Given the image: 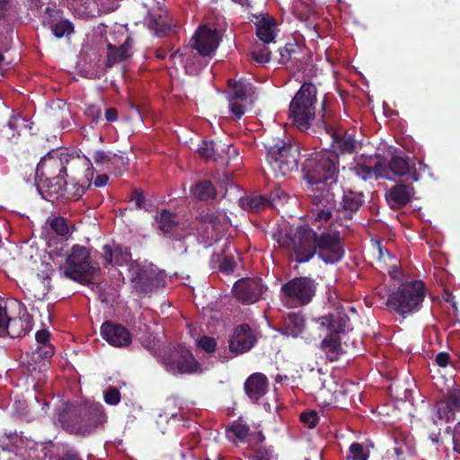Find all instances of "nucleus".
I'll return each mask as SVG.
<instances>
[{
  "mask_svg": "<svg viewBox=\"0 0 460 460\" xmlns=\"http://www.w3.org/2000/svg\"><path fill=\"white\" fill-rule=\"evenodd\" d=\"M128 159L123 155L112 154L107 170L115 175H120L126 171Z\"/></svg>",
  "mask_w": 460,
  "mask_h": 460,
  "instance_id": "37998d69",
  "label": "nucleus"
},
{
  "mask_svg": "<svg viewBox=\"0 0 460 460\" xmlns=\"http://www.w3.org/2000/svg\"><path fill=\"white\" fill-rule=\"evenodd\" d=\"M425 297L426 287L422 280L407 281L389 295L386 305L400 315L414 314L420 310Z\"/></svg>",
  "mask_w": 460,
  "mask_h": 460,
  "instance_id": "1a4fd4ad",
  "label": "nucleus"
},
{
  "mask_svg": "<svg viewBox=\"0 0 460 460\" xmlns=\"http://www.w3.org/2000/svg\"><path fill=\"white\" fill-rule=\"evenodd\" d=\"M217 340L210 336L203 335L197 341V347L207 353H213L217 349Z\"/></svg>",
  "mask_w": 460,
  "mask_h": 460,
  "instance_id": "13d9d810",
  "label": "nucleus"
},
{
  "mask_svg": "<svg viewBox=\"0 0 460 460\" xmlns=\"http://www.w3.org/2000/svg\"><path fill=\"white\" fill-rule=\"evenodd\" d=\"M102 257L109 264L122 266L131 261L130 248L119 243L104 244L102 246Z\"/></svg>",
  "mask_w": 460,
  "mask_h": 460,
  "instance_id": "b1692460",
  "label": "nucleus"
},
{
  "mask_svg": "<svg viewBox=\"0 0 460 460\" xmlns=\"http://www.w3.org/2000/svg\"><path fill=\"white\" fill-rule=\"evenodd\" d=\"M111 155V153H106L102 150H97L93 153V159L96 164L104 165L107 169Z\"/></svg>",
  "mask_w": 460,
  "mask_h": 460,
  "instance_id": "69168bd1",
  "label": "nucleus"
},
{
  "mask_svg": "<svg viewBox=\"0 0 460 460\" xmlns=\"http://www.w3.org/2000/svg\"><path fill=\"white\" fill-rule=\"evenodd\" d=\"M364 203V195L362 192L349 190L343 194L342 206L345 211L354 213L358 211Z\"/></svg>",
  "mask_w": 460,
  "mask_h": 460,
  "instance_id": "4c0bfd02",
  "label": "nucleus"
},
{
  "mask_svg": "<svg viewBox=\"0 0 460 460\" xmlns=\"http://www.w3.org/2000/svg\"><path fill=\"white\" fill-rule=\"evenodd\" d=\"M302 47L296 41L288 42L282 48L279 49V64L288 66L289 63L294 65L300 60Z\"/></svg>",
  "mask_w": 460,
  "mask_h": 460,
  "instance_id": "7c9ffc66",
  "label": "nucleus"
},
{
  "mask_svg": "<svg viewBox=\"0 0 460 460\" xmlns=\"http://www.w3.org/2000/svg\"><path fill=\"white\" fill-rule=\"evenodd\" d=\"M369 452L365 450L363 445L354 442L349 446L348 458L351 460H367Z\"/></svg>",
  "mask_w": 460,
  "mask_h": 460,
  "instance_id": "3c124183",
  "label": "nucleus"
},
{
  "mask_svg": "<svg viewBox=\"0 0 460 460\" xmlns=\"http://www.w3.org/2000/svg\"><path fill=\"white\" fill-rule=\"evenodd\" d=\"M107 414L102 404L94 402L66 403L58 412V420L61 428L69 434L87 437L107 422Z\"/></svg>",
  "mask_w": 460,
  "mask_h": 460,
  "instance_id": "f257e3e1",
  "label": "nucleus"
},
{
  "mask_svg": "<svg viewBox=\"0 0 460 460\" xmlns=\"http://www.w3.org/2000/svg\"><path fill=\"white\" fill-rule=\"evenodd\" d=\"M376 248H377V252H378V255H377L378 261L380 263L384 262L385 264H387L388 262L390 263V265L386 269L387 272L389 274H392V272L396 271V270H397L396 258L394 256H392L390 252L385 247L382 246L379 243H376Z\"/></svg>",
  "mask_w": 460,
  "mask_h": 460,
  "instance_id": "a19ab883",
  "label": "nucleus"
},
{
  "mask_svg": "<svg viewBox=\"0 0 460 460\" xmlns=\"http://www.w3.org/2000/svg\"><path fill=\"white\" fill-rule=\"evenodd\" d=\"M129 278L137 294L146 295L164 286V280L153 269L131 264Z\"/></svg>",
  "mask_w": 460,
  "mask_h": 460,
  "instance_id": "4468645a",
  "label": "nucleus"
},
{
  "mask_svg": "<svg viewBox=\"0 0 460 460\" xmlns=\"http://www.w3.org/2000/svg\"><path fill=\"white\" fill-rule=\"evenodd\" d=\"M323 386L318 389V406L320 403L330 405L332 402V394L330 390L324 388V381L322 382Z\"/></svg>",
  "mask_w": 460,
  "mask_h": 460,
  "instance_id": "338daca9",
  "label": "nucleus"
},
{
  "mask_svg": "<svg viewBox=\"0 0 460 460\" xmlns=\"http://www.w3.org/2000/svg\"><path fill=\"white\" fill-rule=\"evenodd\" d=\"M258 342L256 332L248 324L235 326L228 339L229 351L234 355L249 352Z\"/></svg>",
  "mask_w": 460,
  "mask_h": 460,
  "instance_id": "2eb2a0df",
  "label": "nucleus"
},
{
  "mask_svg": "<svg viewBox=\"0 0 460 460\" xmlns=\"http://www.w3.org/2000/svg\"><path fill=\"white\" fill-rule=\"evenodd\" d=\"M66 175L43 177L42 181L35 178V184L38 191L46 200L54 202L58 199H63L66 186Z\"/></svg>",
  "mask_w": 460,
  "mask_h": 460,
  "instance_id": "aec40b11",
  "label": "nucleus"
},
{
  "mask_svg": "<svg viewBox=\"0 0 460 460\" xmlns=\"http://www.w3.org/2000/svg\"><path fill=\"white\" fill-rule=\"evenodd\" d=\"M372 156L357 157L355 164L350 168L351 172L365 181L372 179Z\"/></svg>",
  "mask_w": 460,
  "mask_h": 460,
  "instance_id": "72a5a7b5",
  "label": "nucleus"
},
{
  "mask_svg": "<svg viewBox=\"0 0 460 460\" xmlns=\"http://www.w3.org/2000/svg\"><path fill=\"white\" fill-rule=\"evenodd\" d=\"M314 292V279L296 277L281 286L280 299L288 307H297L310 303Z\"/></svg>",
  "mask_w": 460,
  "mask_h": 460,
  "instance_id": "9d476101",
  "label": "nucleus"
},
{
  "mask_svg": "<svg viewBox=\"0 0 460 460\" xmlns=\"http://www.w3.org/2000/svg\"><path fill=\"white\" fill-rule=\"evenodd\" d=\"M51 30L53 34L58 39H60L64 36L71 35L74 32V25L70 21L65 19L55 23Z\"/></svg>",
  "mask_w": 460,
  "mask_h": 460,
  "instance_id": "49530a36",
  "label": "nucleus"
},
{
  "mask_svg": "<svg viewBox=\"0 0 460 460\" xmlns=\"http://www.w3.org/2000/svg\"><path fill=\"white\" fill-rule=\"evenodd\" d=\"M389 171L396 176H406L412 182L420 181L416 164L407 156L393 155L388 162Z\"/></svg>",
  "mask_w": 460,
  "mask_h": 460,
  "instance_id": "5701e85b",
  "label": "nucleus"
},
{
  "mask_svg": "<svg viewBox=\"0 0 460 460\" xmlns=\"http://www.w3.org/2000/svg\"><path fill=\"white\" fill-rule=\"evenodd\" d=\"M406 452L402 446H396L388 449L383 460H405Z\"/></svg>",
  "mask_w": 460,
  "mask_h": 460,
  "instance_id": "052dcab7",
  "label": "nucleus"
},
{
  "mask_svg": "<svg viewBox=\"0 0 460 460\" xmlns=\"http://www.w3.org/2000/svg\"><path fill=\"white\" fill-rule=\"evenodd\" d=\"M50 229L61 237H67L69 227L66 219L62 217H53L47 220Z\"/></svg>",
  "mask_w": 460,
  "mask_h": 460,
  "instance_id": "79ce46f5",
  "label": "nucleus"
},
{
  "mask_svg": "<svg viewBox=\"0 0 460 460\" xmlns=\"http://www.w3.org/2000/svg\"><path fill=\"white\" fill-rule=\"evenodd\" d=\"M299 420L307 428L314 429L316 426V410L300 413Z\"/></svg>",
  "mask_w": 460,
  "mask_h": 460,
  "instance_id": "e2e57ef3",
  "label": "nucleus"
},
{
  "mask_svg": "<svg viewBox=\"0 0 460 460\" xmlns=\"http://www.w3.org/2000/svg\"><path fill=\"white\" fill-rule=\"evenodd\" d=\"M33 327L32 316L20 300L0 299V337L5 334L11 338L26 336Z\"/></svg>",
  "mask_w": 460,
  "mask_h": 460,
  "instance_id": "423d86ee",
  "label": "nucleus"
},
{
  "mask_svg": "<svg viewBox=\"0 0 460 460\" xmlns=\"http://www.w3.org/2000/svg\"><path fill=\"white\" fill-rule=\"evenodd\" d=\"M103 399L107 404L115 406L121 400L120 392L118 388L110 385L103 392Z\"/></svg>",
  "mask_w": 460,
  "mask_h": 460,
  "instance_id": "6e6d98bb",
  "label": "nucleus"
},
{
  "mask_svg": "<svg viewBox=\"0 0 460 460\" xmlns=\"http://www.w3.org/2000/svg\"><path fill=\"white\" fill-rule=\"evenodd\" d=\"M22 122V115H12L7 122L2 128H0V135L3 137L12 139L18 136V123Z\"/></svg>",
  "mask_w": 460,
  "mask_h": 460,
  "instance_id": "ea45409f",
  "label": "nucleus"
},
{
  "mask_svg": "<svg viewBox=\"0 0 460 460\" xmlns=\"http://www.w3.org/2000/svg\"><path fill=\"white\" fill-rule=\"evenodd\" d=\"M339 103L332 93H325L321 103V121L318 122V133L324 135L328 144V152H335L339 155L353 154L356 151V140L339 127Z\"/></svg>",
  "mask_w": 460,
  "mask_h": 460,
  "instance_id": "20e7f679",
  "label": "nucleus"
},
{
  "mask_svg": "<svg viewBox=\"0 0 460 460\" xmlns=\"http://www.w3.org/2000/svg\"><path fill=\"white\" fill-rule=\"evenodd\" d=\"M388 172H390L388 164L386 165L385 163L380 161H376L375 164L372 163V178H388Z\"/></svg>",
  "mask_w": 460,
  "mask_h": 460,
  "instance_id": "680f3d73",
  "label": "nucleus"
},
{
  "mask_svg": "<svg viewBox=\"0 0 460 460\" xmlns=\"http://www.w3.org/2000/svg\"><path fill=\"white\" fill-rule=\"evenodd\" d=\"M220 37L217 30H212L204 26H199L193 36L192 48L198 51L200 56L212 57L219 46Z\"/></svg>",
  "mask_w": 460,
  "mask_h": 460,
  "instance_id": "6ab92c4d",
  "label": "nucleus"
},
{
  "mask_svg": "<svg viewBox=\"0 0 460 460\" xmlns=\"http://www.w3.org/2000/svg\"><path fill=\"white\" fill-rule=\"evenodd\" d=\"M164 364L173 374H193L200 368V364L192 352L182 344H177L170 349L164 357Z\"/></svg>",
  "mask_w": 460,
  "mask_h": 460,
  "instance_id": "ddd939ff",
  "label": "nucleus"
},
{
  "mask_svg": "<svg viewBox=\"0 0 460 460\" xmlns=\"http://www.w3.org/2000/svg\"><path fill=\"white\" fill-rule=\"evenodd\" d=\"M267 288L262 280L257 278H243L238 279L233 287L234 296L244 305H252L261 298Z\"/></svg>",
  "mask_w": 460,
  "mask_h": 460,
  "instance_id": "dca6fc26",
  "label": "nucleus"
},
{
  "mask_svg": "<svg viewBox=\"0 0 460 460\" xmlns=\"http://www.w3.org/2000/svg\"><path fill=\"white\" fill-rule=\"evenodd\" d=\"M216 148V155L214 162L217 164H226L227 165V151L229 148V144L223 143L221 141L217 142Z\"/></svg>",
  "mask_w": 460,
  "mask_h": 460,
  "instance_id": "bf43d9fd",
  "label": "nucleus"
},
{
  "mask_svg": "<svg viewBox=\"0 0 460 460\" xmlns=\"http://www.w3.org/2000/svg\"><path fill=\"white\" fill-rule=\"evenodd\" d=\"M262 145L267 151L266 160L276 178L285 177L297 170L299 148L289 139H286L283 128L265 133Z\"/></svg>",
  "mask_w": 460,
  "mask_h": 460,
  "instance_id": "7ed1b4c3",
  "label": "nucleus"
},
{
  "mask_svg": "<svg viewBox=\"0 0 460 460\" xmlns=\"http://www.w3.org/2000/svg\"><path fill=\"white\" fill-rule=\"evenodd\" d=\"M318 322L323 334L341 337L349 330L350 320L345 311H329L318 317Z\"/></svg>",
  "mask_w": 460,
  "mask_h": 460,
  "instance_id": "f3484780",
  "label": "nucleus"
},
{
  "mask_svg": "<svg viewBox=\"0 0 460 460\" xmlns=\"http://www.w3.org/2000/svg\"><path fill=\"white\" fill-rule=\"evenodd\" d=\"M320 336L323 337L320 349L324 353L326 358L330 361L337 360L343 352L341 337L323 333Z\"/></svg>",
  "mask_w": 460,
  "mask_h": 460,
  "instance_id": "c85d7f7f",
  "label": "nucleus"
},
{
  "mask_svg": "<svg viewBox=\"0 0 460 460\" xmlns=\"http://www.w3.org/2000/svg\"><path fill=\"white\" fill-rule=\"evenodd\" d=\"M414 192L412 181L410 183L402 182L392 186L386 192L385 198L393 209H398L411 202Z\"/></svg>",
  "mask_w": 460,
  "mask_h": 460,
  "instance_id": "4be33fe9",
  "label": "nucleus"
},
{
  "mask_svg": "<svg viewBox=\"0 0 460 460\" xmlns=\"http://www.w3.org/2000/svg\"><path fill=\"white\" fill-rule=\"evenodd\" d=\"M445 398L456 411H460V389L450 390Z\"/></svg>",
  "mask_w": 460,
  "mask_h": 460,
  "instance_id": "0e129e2a",
  "label": "nucleus"
},
{
  "mask_svg": "<svg viewBox=\"0 0 460 460\" xmlns=\"http://www.w3.org/2000/svg\"><path fill=\"white\" fill-rule=\"evenodd\" d=\"M250 460H277L272 447H260L249 457Z\"/></svg>",
  "mask_w": 460,
  "mask_h": 460,
  "instance_id": "5fc2aeb1",
  "label": "nucleus"
},
{
  "mask_svg": "<svg viewBox=\"0 0 460 460\" xmlns=\"http://www.w3.org/2000/svg\"><path fill=\"white\" fill-rule=\"evenodd\" d=\"M269 387V380L262 373L252 374L244 383V392L252 401L257 402L263 397Z\"/></svg>",
  "mask_w": 460,
  "mask_h": 460,
  "instance_id": "393cba45",
  "label": "nucleus"
},
{
  "mask_svg": "<svg viewBox=\"0 0 460 460\" xmlns=\"http://www.w3.org/2000/svg\"><path fill=\"white\" fill-rule=\"evenodd\" d=\"M276 22L272 18H263L257 24L256 35L264 44H268L274 40Z\"/></svg>",
  "mask_w": 460,
  "mask_h": 460,
  "instance_id": "c9c22d12",
  "label": "nucleus"
},
{
  "mask_svg": "<svg viewBox=\"0 0 460 460\" xmlns=\"http://www.w3.org/2000/svg\"><path fill=\"white\" fill-rule=\"evenodd\" d=\"M326 299L327 302L325 303L323 309L328 308L331 311H345L339 302L338 295L335 289L327 288Z\"/></svg>",
  "mask_w": 460,
  "mask_h": 460,
  "instance_id": "864d4df0",
  "label": "nucleus"
},
{
  "mask_svg": "<svg viewBox=\"0 0 460 460\" xmlns=\"http://www.w3.org/2000/svg\"><path fill=\"white\" fill-rule=\"evenodd\" d=\"M202 224L211 226L217 235L221 234L229 225L227 216L220 210L202 211L197 217Z\"/></svg>",
  "mask_w": 460,
  "mask_h": 460,
  "instance_id": "bb28decb",
  "label": "nucleus"
},
{
  "mask_svg": "<svg viewBox=\"0 0 460 460\" xmlns=\"http://www.w3.org/2000/svg\"><path fill=\"white\" fill-rule=\"evenodd\" d=\"M303 7L298 11V18L309 29L316 31V10L314 0H303Z\"/></svg>",
  "mask_w": 460,
  "mask_h": 460,
  "instance_id": "f704fd0d",
  "label": "nucleus"
},
{
  "mask_svg": "<svg viewBox=\"0 0 460 460\" xmlns=\"http://www.w3.org/2000/svg\"><path fill=\"white\" fill-rule=\"evenodd\" d=\"M455 409H453L446 398L441 400L437 404V413L440 420H445L446 421H450L455 418Z\"/></svg>",
  "mask_w": 460,
  "mask_h": 460,
  "instance_id": "09e8293b",
  "label": "nucleus"
},
{
  "mask_svg": "<svg viewBox=\"0 0 460 460\" xmlns=\"http://www.w3.org/2000/svg\"><path fill=\"white\" fill-rule=\"evenodd\" d=\"M75 163L66 148L60 147L49 151L38 163L36 179L42 181L43 177L66 175L72 171Z\"/></svg>",
  "mask_w": 460,
  "mask_h": 460,
  "instance_id": "9b49d317",
  "label": "nucleus"
},
{
  "mask_svg": "<svg viewBox=\"0 0 460 460\" xmlns=\"http://www.w3.org/2000/svg\"><path fill=\"white\" fill-rule=\"evenodd\" d=\"M211 263H219L218 269L221 272L231 273L234 270L235 261L233 257L225 256L220 260V255L213 253L210 260Z\"/></svg>",
  "mask_w": 460,
  "mask_h": 460,
  "instance_id": "a18cd8bd",
  "label": "nucleus"
},
{
  "mask_svg": "<svg viewBox=\"0 0 460 460\" xmlns=\"http://www.w3.org/2000/svg\"><path fill=\"white\" fill-rule=\"evenodd\" d=\"M132 39L128 37L123 44L117 47L111 43L107 46L106 67H111L115 64L122 62L132 56Z\"/></svg>",
  "mask_w": 460,
  "mask_h": 460,
  "instance_id": "a878e982",
  "label": "nucleus"
},
{
  "mask_svg": "<svg viewBox=\"0 0 460 460\" xmlns=\"http://www.w3.org/2000/svg\"><path fill=\"white\" fill-rule=\"evenodd\" d=\"M316 85L305 82L289 104L288 119L301 131L310 128L316 115Z\"/></svg>",
  "mask_w": 460,
  "mask_h": 460,
  "instance_id": "6e6552de",
  "label": "nucleus"
},
{
  "mask_svg": "<svg viewBox=\"0 0 460 460\" xmlns=\"http://www.w3.org/2000/svg\"><path fill=\"white\" fill-rule=\"evenodd\" d=\"M344 255L341 233L338 226L332 222L330 226L318 234V258L325 263L340 261Z\"/></svg>",
  "mask_w": 460,
  "mask_h": 460,
  "instance_id": "f8f14e48",
  "label": "nucleus"
},
{
  "mask_svg": "<svg viewBox=\"0 0 460 460\" xmlns=\"http://www.w3.org/2000/svg\"><path fill=\"white\" fill-rule=\"evenodd\" d=\"M100 270L98 263L91 258L90 250L85 246L75 244L66 255L63 274L73 281L89 287Z\"/></svg>",
  "mask_w": 460,
  "mask_h": 460,
  "instance_id": "0eeeda50",
  "label": "nucleus"
},
{
  "mask_svg": "<svg viewBox=\"0 0 460 460\" xmlns=\"http://www.w3.org/2000/svg\"><path fill=\"white\" fill-rule=\"evenodd\" d=\"M217 144V142H214L212 140H202L197 150L199 156L205 161L212 160L214 162L216 155L215 146Z\"/></svg>",
  "mask_w": 460,
  "mask_h": 460,
  "instance_id": "c03bdc74",
  "label": "nucleus"
},
{
  "mask_svg": "<svg viewBox=\"0 0 460 460\" xmlns=\"http://www.w3.org/2000/svg\"><path fill=\"white\" fill-rule=\"evenodd\" d=\"M302 174L305 185L313 192L311 194L312 203L316 204V195L314 194V185L316 184V158L311 154L305 161L302 167Z\"/></svg>",
  "mask_w": 460,
  "mask_h": 460,
  "instance_id": "c756f323",
  "label": "nucleus"
},
{
  "mask_svg": "<svg viewBox=\"0 0 460 460\" xmlns=\"http://www.w3.org/2000/svg\"><path fill=\"white\" fill-rule=\"evenodd\" d=\"M64 454L60 460H82L79 454L69 447L67 444L62 445Z\"/></svg>",
  "mask_w": 460,
  "mask_h": 460,
  "instance_id": "774afa93",
  "label": "nucleus"
},
{
  "mask_svg": "<svg viewBox=\"0 0 460 460\" xmlns=\"http://www.w3.org/2000/svg\"><path fill=\"white\" fill-rule=\"evenodd\" d=\"M287 193L279 187H275L274 190L267 196V203L269 208H277L283 205L287 199Z\"/></svg>",
  "mask_w": 460,
  "mask_h": 460,
  "instance_id": "8fccbe9b",
  "label": "nucleus"
},
{
  "mask_svg": "<svg viewBox=\"0 0 460 460\" xmlns=\"http://www.w3.org/2000/svg\"><path fill=\"white\" fill-rule=\"evenodd\" d=\"M271 237L280 248L294 254L298 263L309 261L316 252V233L308 225L277 227Z\"/></svg>",
  "mask_w": 460,
  "mask_h": 460,
  "instance_id": "39448f33",
  "label": "nucleus"
},
{
  "mask_svg": "<svg viewBox=\"0 0 460 460\" xmlns=\"http://www.w3.org/2000/svg\"><path fill=\"white\" fill-rule=\"evenodd\" d=\"M271 51L263 44L257 46L251 53V58L253 61L259 64H266L270 62Z\"/></svg>",
  "mask_w": 460,
  "mask_h": 460,
  "instance_id": "de8ad7c7",
  "label": "nucleus"
},
{
  "mask_svg": "<svg viewBox=\"0 0 460 460\" xmlns=\"http://www.w3.org/2000/svg\"><path fill=\"white\" fill-rule=\"evenodd\" d=\"M102 337L113 347H126L131 343V334L120 323L106 321L101 327Z\"/></svg>",
  "mask_w": 460,
  "mask_h": 460,
  "instance_id": "412c9836",
  "label": "nucleus"
},
{
  "mask_svg": "<svg viewBox=\"0 0 460 460\" xmlns=\"http://www.w3.org/2000/svg\"><path fill=\"white\" fill-rule=\"evenodd\" d=\"M323 152L318 155V222H329L332 210L336 208L334 189H337L339 176V155L335 152Z\"/></svg>",
  "mask_w": 460,
  "mask_h": 460,
  "instance_id": "f03ea898",
  "label": "nucleus"
},
{
  "mask_svg": "<svg viewBox=\"0 0 460 460\" xmlns=\"http://www.w3.org/2000/svg\"><path fill=\"white\" fill-rule=\"evenodd\" d=\"M228 85L233 90L231 99L234 101L246 102L255 93V87L253 84L245 80L234 81L230 79L228 81Z\"/></svg>",
  "mask_w": 460,
  "mask_h": 460,
  "instance_id": "2f4dec72",
  "label": "nucleus"
},
{
  "mask_svg": "<svg viewBox=\"0 0 460 460\" xmlns=\"http://www.w3.org/2000/svg\"><path fill=\"white\" fill-rule=\"evenodd\" d=\"M227 436L233 434L240 440H243L249 435L250 429L249 426L241 422L234 421L230 428L226 429Z\"/></svg>",
  "mask_w": 460,
  "mask_h": 460,
  "instance_id": "603ef678",
  "label": "nucleus"
},
{
  "mask_svg": "<svg viewBox=\"0 0 460 460\" xmlns=\"http://www.w3.org/2000/svg\"><path fill=\"white\" fill-rule=\"evenodd\" d=\"M54 355V348L52 345H42L32 352L31 358L34 360L41 359L43 361L49 360Z\"/></svg>",
  "mask_w": 460,
  "mask_h": 460,
  "instance_id": "4d7b16f0",
  "label": "nucleus"
},
{
  "mask_svg": "<svg viewBox=\"0 0 460 460\" xmlns=\"http://www.w3.org/2000/svg\"><path fill=\"white\" fill-rule=\"evenodd\" d=\"M156 228L164 237H169L176 241L183 240L186 235L182 233V224L178 220L177 214L168 209H162L155 217Z\"/></svg>",
  "mask_w": 460,
  "mask_h": 460,
  "instance_id": "a211bd4d",
  "label": "nucleus"
},
{
  "mask_svg": "<svg viewBox=\"0 0 460 460\" xmlns=\"http://www.w3.org/2000/svg\"><path fill=\"white\" fill-rule=\"evenodd\" d=\"M147 24L150 30L156 33H166L170 30V25L166 22L164 13H150L147 18Z\"/></svg>",
  "mask_w": 460,
  "mask_h": 460,
  "instance_id": "58836bf2",
  "label": "nucleus"
},
{
  "mask_svg": "<svg viewBox=\"0 0 460 460\" xmlns=\"http://www.w3.org/2000/svg\"><path fill=\"white\" fill-rule=\"evenodd\" d=\"M92 183L86 177L75 181L73 177L66 179V186L63 199H79L86 190H91Z\"/></svg>",
  "mask_w": 460,
  "mask_h": 460,
  "instance_id": "cd10ccee",
  "label": "nucleus"
},
{
  "mask_svg": "<svg viewBox=\"0 0 460 460\" xmlns=\"http://www.w3.org/2000/svg\"><path fill=\"white\" fill-rule=\"evenodd\" d=\"M240 206L253 213H259L269 208L266 195L247 196L240 199Z\"/></svg>",
  "mask_w": 460,
  "mask_h": 460,
  "instance_id": "e433bc0d",
  "label": "nucleus"
},
{
  "mask_svg": "<svg viewBox=\"0 0 460 460\" xmlns=\"http://www.w3.org/2000/svg\"><path fill=\"white\" fill-rule=\"evenodd\" d=\"M190 194L199 200L214 199L217 197V190L209 180H200L190 187Z\"/></svg>",
  "mask_w": 460,
  "mask_h": 460,
  "instance_id": "473e14b6",
  "label": "nucleus"
}]
</instances>
